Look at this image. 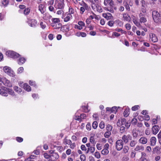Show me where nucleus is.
I'll use <instances>...</instances> for the list:
<instances>
[{
  "label": "nucleus",
  "mask_w": 161,
  "mask_h": 161,
  "mask_svg": "<svg viewBox=\"0 0 161 161\" xmlns=\"http://www.w3.org/2000/svg\"><path fill=\"white\" fill-rule=\"evenodd\" d=\"M8 93L12 96L15 95L14 91L11 89L4 87V89L0 88V94L4 96L7 97Z\"/></svg>",
  "instance_id": "1"
},
{
  "label": "nucleus",
  "mask_w": 161,
  "mask_h": 161,
  "mask_svg": "<svg viewBox=\"0 0 161 161\" xmlns=\"http://www.w3.org/2000/svg\"><path fill=\"white\" fill-rule=\"evenodd\" d=\"M152 15L153 20L155 23H159L160 22L161 16L157 11H153V12Z\"/></svg>",
  "instance_id": "2"
},
{
  "label": "nucleus",
  "mask_w": 161,
  "mask_h": 161,
  "mask_svg": "<svg viewBox=\"0 0 161 161\" xmlns=\"http://www.w3.org/2000/svg\"><path fill=\"white\" fill-rule=\"evenodd\" d=\"M3 69L4 71L9 76L12 77L15 76V73L10 67L4 66L3 67Z\"/></svg>",
  "instance_id": "3"
},
{
  "label": "nucleus",
  "mask_w": 161,
  "mask_h": 161,
  "mask_svg": "<svg viewBox=\"0 0 161 161\" xmlns=\"http://www.w3.org/2000/svg\"><path fill=\"white\" fill-rule=\"evenodd\" d=\"M6 54L8 57L14 58L19 57L20 56L19 54L11 51H8L6 52Z\"/></svg>",
  "instance_id": "4"
},
{
  "label": "nucleus",
  "mask_w": 161,
  "mask_h": 161,
  "mask_svg": "<svg viewBox=\"0 0 161 161\" xmlns=\"http://www.w3.org/2000/svg\"><path fill=\"white\" fill-rule=\"evenodd\" d=\"M80 4L82 7L80 8V13L83 14L86 10H88L89 7L87 4L86 3L83 1H82L81 3H80Z\"/></svg>",
  "instance_id": "5"
},
{
  "label": "nucleus",
  "mask_w": 161,
  "mask_h": 161,
  "mask_svg": "<svg viewBox=\"0 0 161 161\" xmlns=\"http://www.w3.org/2000/svg\"><path fill=\"white\" fill-rule=\"evenodd\" d=\"M124 143L122 140H118L116 142V148L118 151H120L123 148Z\"/></svg>",
  "instance_id": "6"
},
{
  "label": "nucleus",
  "mask_w": 161,
  "mask_h": 161,
  "mask_svg": "<svg viewBox=\"0 0 161 161\" xmlns=\"http://www.w3.org/2000/svg\"><path fill=\"white\" fill-rule=\"evenodd\" d=\"M132 136L130 134L127 135H124L122 137V140L123 143H127L129 142V140H131L132 139Z\"/></svg>",
  "instance_id": "7"
},
{
  "label": "nucleus",
  "mask_w": 161,
  "mask_h": 161,
  "mask_svg": "<svg viewBox=\"0 0 161 161\" xmlns=\"http://www.w3.org/2000/svg\"><path fill=\"white\" fill-rule=\"evenodd\" d=\"M0 81H1L5 86L9 87H11L12 86V84L9 80L5 78H2Z\"/></svg>",
  "instance_id": "8"
},
{
  "label": "nucleus",
  "mask_w": 161,
  "mask_h": 161,
  "mask_svg": "<svg viewBox=\"0 0 161 161\" xmlns=\"http://www.w3.org/2000/svg\"><path fill=\"white\" fill-rule=\"evenodd\" d=\"M27 22L29 25L32 27H35L37 25V21L35 19H29Z\"/></svg>",
  "instance_id": "9"
},
{
  "label": "nucleus",
  "mask_w": 161,
  "mask_h": 161,
  "mask_svg": "<svg viewBox=\"0 0 161 161\" xmlns=\"http://www.w3.org/2000/svg\"><path fill=\"white\" fill-rule=\"evenodd\" d=\"M51 157L53 160H55L59 158L58 154L57 153L54 152L53 151L51 153Z\"/></svg>",
  "instance_id": "10"
},
{
  "label": "nucleus",
  "mask_w": 161,
  "mask_h": 161,
  "mask_svg": "<svg viewBox=\"0 0 161 161\" xmlns=\"http://www.w3.org/2000/svg\"><path fill=\"white\" fill-rule=\"evenodd\" d=\"M126 122V120L125 119H119L117 123V126H120L125 124Z\"/></svg>",
  "instance_id": "11"
},
{
  "label": "nucleus",
  "mask_w": 161,
  "mask_h": 161,
  "mask_svg": "<svg viewBox=\"0 0 161 161\" xmlns=\"http://www.w3.org/2000/svg\"><path fill=\"white\" fill-rule=\"evenodd\" d=\"M150 39L153 42H156L158 41V39L156 35L153 33H150L149 34Z\"/></svg>",
  "instance_id": "12"
},
{
  "label": "nucleus",
  "mask_w": 161,
  "mask_h": 161,
  "mask_svg": "<svg viewBox=\"0 0 161 161\" xmlns=\"http://www.w3.org/2000/svg\"><path fill=\"white\" fill-rule=\"evenodd\" d=\"M132 18V21L134 24L137 26L140 27L141 26V25L140 22H139L138 21L137 18L134 16H133Z\"/></svg>",
  "instance_id": "13"
},
{
  "label": "nucleus",
  "mask_w": 161,
  "mask_h": 161,
  "mask_svg": "<svg viewBox=\"0 0 161 161\" xmlns=\"http://www.w3.org/2000/svg\"><path fill=\"white\" fill-rule=\"evenodd\" d=\"M123 20L128 22H130L131 20V18L128 14L124 13L123 14Z\"/></svg>",
  "instance_id": "14"
},
{
  "label": "nucleus",
  "mask_w": 161,
  "mask_h": 161,
  "mask_svg": "<svg viewBox=\"0 0 161 161\" xmlns=\"http://www.w3.org/2000/svg\"><path fill=\"white\" fill-rule=\"evenodd\" d=\"M103 16L107 20L112 19H113L112 14L109 13H103Z\"/></svg>",
  "instance_id": "15"
},
{
  "label": "nucleus",
  "mask_w": 161,
  "mask_h": 161,
  "mask_svg": "<svg viewBox=\"0 0 161 161\" xmlns=\"http://www.w3.org/2000/svg\"><path fill=\"white\" fill-rule=\"evenodd\" d=\"M64 2H60L57 3L55 7L57 9L62 10L64 9Z\"/></svg>",
  "instance_id": "16"
},
{
  "label": "nucleus",
  "mask_w": 161,
  "mask_h": 161,
  "mask_svg": "<svg viewBox=\"0 0 161 161\" xmlns=\"http://www.w3.org/2000/svg\"><path fill=\"white\" fill-rule=\"evenodd\" d=\"M159 130V128L158 126L155 125L152 128V132L153 134L156 135L157 134Z\"/></svg>",
  "instance_id": "17"
},
{
  "label": "nucleus",
  "mask_w": 161,
  "mask_h": 161,
  "mask_svg": "<svg viewBox=\"0 0 161 161\" xmlns=\"http://www.w3.org/2000/svg\"><path fill=\"white\" fill-rule=\"evenodd\" d=\"M138 141L140 143L145 144L147 143L148 140L146 137H142Z\"/></svg>",
  "instance_id": "18"
},
{
  "label": "nucleus",
  "mask_w": 161,
  "mask_h": 161,
  "mask_svg": "<svg viewBox=\"0 0 161 161\" xmlns=\"http://www.w3.org/2000/svg\"><path fill=\"white\" fill-rule=\"evenodd\" d=\"M144 149V147L143 146L137 145L136 146L134 150L136 151L141 152L143 151Z\"/></svg>",
  "instance_id": "19"
},
{
  "label": "nucleus",
  "mask_w": 161,
  "mask_h": 161,
  "mask_svg": "<svg viewBox=\"0 0 161 161\" xmlns=\"http://www.w3.org/2000/svg\"><path fill=\"white\" fill-rule=\"evenodd\" d=\"M104 4L105 6H107L109 4L110 6H112L114 5L112 0H104Z\"/></svg>",
  "instance_id": "20"
},
{
  "label": "nucleus",
  "mask_w": 161,
  "mask_h": 161,
  "mask_svg": "<svg viewBox=\"0 0 161 161\" xmlns=\"http://www.w3.org/2000/svg\"><path fill=\"white\" fill-rule=\"evenodd\" d=\"M72 19V16L71 14H68L64 18V21L67 22Z\"/></svg>",
  "instance_id": "21"
},
{
  "label": "nucleus",
  "mask_w": 161,
  "mask_h": 161,
  "mask_svg": "<svg viewBox=\"0 0 161 161\" xmlns=\"http://www.w3.org/2000/svg\"><path fill=\"white\" fill-rule=\"evenodd\" d=\"M156 142V139L155 137H152L150 140V144L151 146H154L155 145Z\"/></svg>",
  "instance_id": "22"
},
{
  "label": "nucleus",
  "mask_w": 161,
  "mask_h": 161,
  "mask_svg": "<svg viewBox=\"0 0 161 161\" xmlns=\"http://www.w3.org/2000/svg\"><path fill=\"white\" fill-rule=\"evenodd\" d=\"M25 60L24 58H20L18 60L17 62L19 65H21L25 63Z\"/></svg>",
  "instance_id": "23"
},
{
  "label": "nucleus",
  "mask_w": 161,
  "mask_h": 161,
  "mask_svg": "<svg viewBox=\"0 0 161 161\" xmlns=\"http://www.w3.org/2000/svg\"><path fill=\"white\" fill-rule=\"evenodd\" d=\"M52 21L53 22V23L52 24V25L57 24L60 22L59 19L57 18H53L52 19Z\"/></svg>",
  "instance_id": "24"
},
{
  "label": "nucleus",
  "mask_w": 161,
  "mask_h": 161,
  "mask_svg": "<svg viewBox=\"0 0 161 161\" xmlns=\"http://www.w3.org/2000/svg\"><path fill=\"white\" fill-rule=\"evenodd\" d=\"M44 5L43 4L39 5L38 7L39 10L42 14H43L44 12Z\"/></svg>",
  "instance_id": "25"
},
{
  "label": "nucleus",
  "mask_w": 161,
  "mask_h": 161,
  "mask_svg": "<svg viewBox=\"0 0 161 161\" xmlns=\"http://www.w3.org/2000/svg\"><path fill=\"white\" fill-rule=\"evenodd\" d=\"M24 88L28 92L31 91V88L27 84H24L23 85Z\"/></svg>",
  "instance_id": "26"
},
{
  "label": "nucleus",
  "mask_w": 161,
  "mask_h": 161,
  "mask_svg": "<svg viewBox=\"0 0 161 161\" xmlns=\"http://www.w3.org/2000/svg\"><path fill=\"white\" fill-rule=\"evenodd\" d=\"M130 109L129 108H126L124 111L123 114L125 117H127L130 114Z\"/></svg>",
  "instance_id": "27"
},
{
  "label": "nucleus",
  "mask_w": 161,
  "mask_h": 161,
  "mask_svg": "<svg viewBox=\"0 0 161 161\" xmlns=\"http://www.w3.org/2000/svg\"><path fill=\"white\" fill-rule=\"evenodd\" d=\"M52 25L54 29H58L61 27L62 25L61 23H58Z\"/></svg>",
  "instance_id": "28"
},
{
  "label": "nucleus",
  "mask_w": 161,
  "mask_h": 161,
  "mask_svg": "<svg viewBox=\"0 0 161 161\" xmlns=\"http://www.w3.org/2000/svg\"><path fill=\"white\" fill-rule=\"evenodd\" d=\"M137 143L136 140H131L130 143V146L131 147H134L137 144Z\"/></svg>",
  "instance_id": "29"
},
{
  "label": "nucleus",
  "mask_w": 161,
  "mask_h": 161,
  "mask_svg": "<svg viewBox=\"0 0 161 161\" xmlns=\"http://www.w3.org/2000/svg\"><path fill=\"white\" fill-rule=\"evenodd\" d=\"M132 135L133 138H136L138 136V133L136 132V129H133L132 131Z\"/></svg>",
  "instance_id": "30"
},
{
  "label": "nucleus",
  "mask_w": 161,
  "mask_h": 161,
  "mask_svg": "<svg viewBox=\"0 0 161 161\" xmlns=\"http://www.w3.org/2000/svg\"><path fill=\"white\" fill-rule=\"evenodd\" d=\"M96 9L99 13H101L103 11V9L98 4H97L96 5Z\"/></svg>",
  "instance_id": "31"
},
{
  "label": "nucleus",
  "mask_w": 161,
  "mask_h": 161,
  "mask_svg": "<svg viewBox=\"0 0 161 161\" xmlns=\"http://www.w3.org/2000/svg\"><path fill=\"white\" fill-rule=\"evenodd\" d=\"M122 150L123 153H127L129 150V147L128 146H125Z\"/></svg>",
  "instance_id": "32"
},
{
  "label": "nucleus",
  "mask_w": 161,
  "mask_h": 161,
  "mask_svg": "<svg viewBox=\"0 0 161 161\" xmlns=\"http://www.w3.org/2000/svg\"><path fill=\"white\" fill-rule=\"evenodd\" d=\"M147 21V19L146 18L145 16H144L140 18V23H145Z\"/></svg>",
  "instance_id": "33"
},
{
  "label": "nucleus",
  "mask_w": 161,
  "mask_h": 161,
  "mask_svg": "<svg viewBox=\"0 0 161 161\" xmlns=\"http://www.w3.org/2000/svg\"><path fill=\"white\" fill-rule=\"evenodd\" d=\"M64 143L65 145H69L71 143V141L70 140H68L66 138H65L64 140Z\"/></svg>",
  "instance_id": "34"
},
{
  "label": "nucleus",
  "mask_w": 161,
  "mask_h": 161,
  "mask_svg": "<svg viewBox=\"0 0 161 161\" xmlns=\"http://www.w3.org/2000/svg\"><path fill=\"white\" fill-rule=\"evenodd\" d=\"M40 25L41 27L43 29H45L46 27V23L41 21L40 22Z\"/></svg>",
  "instance_id": "35"
},
{
  "label": "nucleus",
  "mask_w": 161,
  "mask_h": 161,
  "mask_svg": "<svg viewBox=\"0 0 161 161\" xmlns=\"http://www.w3.org/2000/svg\"><path fill=\"white\" fill-rule=\"evenodd\" d=\"M160 149L158 147H156L153 149V152L154 153L158 154L159 153Z\"/></svg>",
  "instance_id": "36"
},
{
  "label": "nucleus",
  "mask_w": 161,
  "mask_h": 161,
  "mask_svg": "<svg viewBox=\"0 0 161 161\" xmlns=\"http://www.w3.org/2000/svg\"><path fill=\"white\" fill-rule=\"evenodd\" d=\"M44 158L47 159L48 161H52L50 160V158L51 157L50 155H49L47 153H44L43 154Z\"/></svg>",
  "instance_id": "37"
},
{
  "label": "nucleus",
  "mask_w": 161,
  "mask_h": 161,
  "mask_svg": "<svg viewBox=\"0 0 161 161\" xmlns=\"http://www.w3.org/2000/svg\"><path fill=\"white\" fill-rule=\"evenodd\" d=\"M9 3V2L8 0H3L2 2V4L3 5L6 7Z\"/></svg>",
  "instance_id": "38"
},
{
  "label": "nucleus",
  "mask_w": 161,
  "mask_h": 161,
  "mask_svg": "<svg viewBox=\"0 0 161 161\" xmlns=\"http://www.w3.org/2000/svg\"><path fill=\"white\" fill-rule=\"evenodd\" d=\"M90 141L92 143L94 144V145L96 144L95 142V139L93 136H91L90 138Z\"/></svg>",
  "instance_id": "39"
},
{
  "label": "nucleus",
  "mask_w": 161,
  "mask_h": 161,
  "mask_svg": "<svg viewBox=\"0 0 161 161\" xmlns=\"http://www.w3.org/2000/svg\"><path fill=\"white\" fill-rule=\"evenodd\" d=\"M98 126V123L96 121H94L92 124V127L94 129H96Z\"/></svg>",
  "instance_id": "40"
},
{
  "label": "nucleus",
  "mask_w": 161,
  "mask_h": 161,
  "mask_svg": "<svg viewBox=\"0 0 161 161\" xmlns=\"http://www.w3.org/2000/svg\"><path fill=\"white\" fill-rule=\"evenodd\" d=\"M117 110V107L114 106L111 108V112L114 114H116Z\"/></svg>",
  "instance_id": "41"
},
{
  "label": "nucleus",
  "mask_w": 161,
  "mask_h": 161,
  "mask_svg": "<svg viewBox=\"0 0 161 161\" xmlns=\"http://www.w3.org/2000/svg\"><path fill=\"white\" fill-rule=\"evenodd\" d=\"M109 151L108 149H103L101 152L102 154L103 155H106L108 153Z\"/></svg>",
  "instance_id": "42"
},
{
  "label": "nucleus",
  "mask_w": 161,
  "mask_h": 161,
  "mask_svg": "<svg viewBox=\"0 0 161 161\" xmlns=\"http://www.w3.org/2000/svg\"><path fill=\"white\" fill-rule=\"evenodd\" d=\"M14 89L15 91L17 92H19V93L20 92L22 91L21 89L17 86H14Z\"/></svg>",
  "instance_id": "43"
},
{
  "label": "nucleus",
  "mask_w": 161,
  "mask_h": 161,
  "mask_svg": "<svg viewBox=\"0 0 161 161\" xmlns=\"http://www.w3.org/2000/svg\"><path fill=\"white\" fill-rule=\"evenodd\" d=\"M111 132L110 131H107L104 134V136L105 137L108 138L111 135Z\"/></svg>",
  "instance_id": "44"
},
{
  "label": "nucleus",
  "mask_w": 161,
  "mask_h": 161,
  "mask_svg": "<svg viewBox=\"0 0 161 161\" xmlns=\"http://www.w3.org/2000/svg\"><path fill=\"white\" fill-rule=\"evenodd\" d=\"M105 125L103 121H101L99 125V127L101 129H103L105 127Z\"/></svg>",
  "instance_id": "45"
},
{
  "label": "nucleus",
  "mask_w": 161,
  "mask_h": 161,
  "mask_svg": "<svg viewBox=\"0 0 161 161\" xmlns=\"http://www.w3.org/2000/svg\"><path fill=\"white\" fill-rule=\"evenodd\" d=\"M30 9L27 8H25L24 11V14L25 15L28 14L30 12Z\"/></svg>",
  "instance_id": "46"
},
{
  "label": "nucleus",
  "mask_w": 161,
  "mask_h": 161,
  "mask_svg": "<svg viewBox=\"0 0 161 161\" xmlns=\"http://www.w3.org/2000/svg\"><path fill=\"white\" fill-rule=\"evenodd\" d=\"M105 10L107 11H109L111 13H114V11L113 8H112V6L110 8H107Z\"/></svg>",
  "instance_id": "47"
},
{
  "label": "nucleus",
  "mask_w": 161,
  "mask_h": 161,
  "mask_svg": "<svg viewBox=\"0 0 161 161\" xmlns=\"http://www.w3.org/2000/svg\"><path fill=\"white\" fill-rule=\"evenodd\" d=\"M112 126L109 124L107 126L106 129L108 131L111 132L112 129Z\"/></svg>",
  "instance_id": "48"
},
{
  "label": "nucleus",
  "mask_w": 161,
  "mask_h": 161,
  "mask_svg": "<svg viewBox=\"0 0 161 161\" xmlns=\"http://www.w3.org/2000/svg\"><path fill=\"white\" fill-rule=\"evenodd\" d=\"M69 14H74L75 12L74 9L71 7H69Z\"/></svg>",
  "instance_id": "49"
},
{
  "label": "nucleus",
  "mask_w": 161,
  "mask_h": 161,
  "mask_svg": "<svg viewBox=\"0 0 161 161\" xmlns=\"http://www.w3.org/2000/svg\"><path fill=\"white\" fill-rule=\"evenodd\" d=\"M131 25L130 24L127 23L125 25V27L127 30H130L131 28Z\"/></svg>",
  "instance_id": "50"
},
{
  "label": "nucleus",
  "mask_w": 161,
  "mask_h": 161,
  "mask_svg": "<svg viewBox=\"0 0 161 161\" xmlns=\"http://www.w3.org/2000/svg\"><path fill=\"white\" fill-rule=\"evenodd\" d=\"M124 6L126 10L128 11H130V8L127 2H126L125 4H124Z\"/></svg>",
  "instance_id": "51"
},
{
  "label": "nucleus",
  "mask_w": 161,
  "mask_h": 161,
  "mask_svg": "<svg viewBox=\"0 0 161 161\" xmlns=\"http://www.w3.org/2000/svg\"><path fill=\"white\" fill-rule=\"evenodd\" d=\"M29 84L31 86H33L35 87H36V85L35 81H33L31 80H30L29 82Z\"/></svg>",
  "instance_id": "52"
},
{
  "label": "nucleus",
  "mask_w": 161,
  "mask_h": 161,
  "mask_svg": "<svg viewBox=\"0 0 161 161\" xmlns=\"http://www.w3.org/2000/svg\"><path fill=\"white\" fill-rule=\"evenodd\" d=\"M80 159L81 161H85L86 159V156L84 155H81L80 157Z\"/></svg>",
  "instance_id": "53"
},
{
  "label": "nucleus",
  "mask_w": 161,
  "mask_h": 161,
  "mask_svg": "<svg viewBox=\"0 0 161 161\" xmlns=\"http://www.w3.org/2000/svg\"><path fill=\"white\" fill-rule=\"evenodd\" d=\"M89 150L91 152V153H93L95 151V147H90L88 148Z\"/></svg>",
  "instance_id": "54"
},
{
  "label": "nucleus",
  "mask_w": 161,
  "mask_h": 161,
  "mask_svg": "<svg viewBox=\"0 0 161 161\" xmlns=\"http://www.w3.org/2000/svg\"><path fill=\"white\" fill-rule=\"evenodd\" d=\"M95 2H94L92 3L91 4V7L92 9H93L94 10H96V4L95 3Z\"/></svg>",
  "instance_id": "55"
},
{
  "label": "nucleus",
  "mask_w": 161,
  "mask_h": 161,
  "mask_svg": "<svg viewBox=\"0 0 161 161\" xmlns=\"http://www.w3.org/2000/svg\"><path fill=\"white\" fill-rule=\"evenodd\" d=\"M23 67H20L18 69L17 73L18 74L21 73L23 72Z\"/></svg>",
  "instance_id": "56"
},
{
  "label": "nucleus",
  "mask_w": 161,
  "mask_h": 161,
  "mask_svg": "<svg viewBox=\"0 0 161 161\" xmlns=\"http://www.w3.org/2000/svg\"><path fill=\"white\" fill-rule=\"evenodd\" d=\"M48 9L51 12H53L55 13L54 9V7L52 6H50L48 7Z\"/></svg>",
  "instance_id": "57"
},
{
  "label": "nucleus",
  "mask_w": 161,
  "mask_h": 161,
  "mask_svg": "<svg viewBox=\"0 0 161 161\" xmlns=\"http://www.w3.org/2000/svg\"><path fill=\"white\" fill-rule=\"evenodd\" d=\"M114 24V22L113 20H110L108 23V25L110 26H112Z\"/></svg>",
  "instance_id": "58"
},
{
  "label": "nucleus",
  "mask_w": 161,
  "mask_h": 161,
  "mask_svg": "<svg viewBox=\"0 0 161 161\" xmlns=\"http://www.w3.org/2000/svg\"><path fill=\"white\" fill-rule=\"evenodd\" d=\"M139 108V107L138 105H135L131 109L133 111H136Z\"/></svg>",
  "instance_id": "59"
},
{
  "label": "nucleus",
  "mask_w": 161,
  "mask_h": 161,
  "mask_svg": "<svg viewBox=\"0 0 161 161\" xmlns=\"http://www.w3.org/2000/svg\"><path fill=\"white\" fill-rule=\"evenodd\" d=\"M143 119L148 121L150 119V117L148 115H146L145 116H143Z\"/></svg>",
  "instance_id": "60"
},
{
  "label": "nucleus",
  "mask_w": 161,
  "mask_h": 161,
  "mask_svg": "<svg viewBox=\"0 0 161 161\" xmlns=\"http://www.w3.org/2000/svg\"><path fill=\"white\" fill-rule=\"evenodd\" d=\"M95 156L97 158H99L100 157V153L96 152L95 153Z\"/></svg>",
  "instance_id": "61"
},
{
  "label": "nucleus",
  "mask_w": 161,
  "mask_h": 161,
  "mask_svg": "<svg viewBox=\"0 0 161 161\" xmlns=\"http://www.w3.org/2000/svg\"><path fill=\"white\" fill-rule=\"evenodd\" d=\"M137 119L135 118H133L131 121V123L133 125H136L137 122Z\"/></svg>",
  "instance_id": "62"
},
{
  "label": "nucleus",
  "mask_w": 161,
  "mask_h": 161,
  "mask_svg": "<svg viewBox=\"0 0 161 161\" xmlns=\"http://www.w3.org/2000/svg\"><path fill=\"white\" fill-rule=\"evenodd\" d=\"M69 145H70V147L72 149H74L75 147V143H71Z\"/></svg>",
  "instance_id": "63"
},
{
  "label": "nucleus",
  "mask_w": 161,
  "mask_h": 161,
  "mask_svg": "<svg viewBox=\"0 0 161 161\" xmlns=\"http://www.w3.org/2000/svg\"><path fill=\"white\" fill-rule=\"evenodd\" d=\"M97 148L98 150H100L102 149L101 145L99 143H97L96 145Z\"/></svg>",
  "instance_id": "64"
}]
</instances>
